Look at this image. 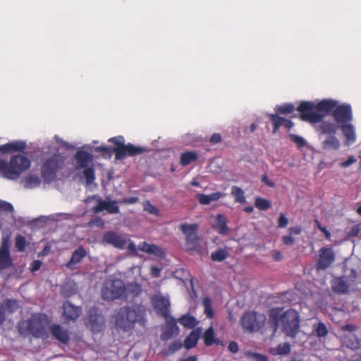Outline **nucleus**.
Masks as SVG:
<instances>
[{
	"mask_svg": "<svg viewBox=\"0 0 361 361\" xmlns=\"http://www.w3.org/2000/svg\"><path fill=\"white\" fill-rule=\"evenodd\" d=\"M151 300L157 314L167 319L170 314V302L169 299L161 294H157L152 297Z\"/></svg>",
	"mask_w": 361,
	"mask_h": 361,
	"instance_id": "ddd939ff",
	"label": "nucleus"
},
{
	"mask_svg": "<svg viewBox=\"0 0 361 361\" xmlns=\"http://www.w3.org/2000/svg\"><path fill=\"white\" fill-rule=\"evenodd\" d=\"M144 210L147 212H148L150 214H154L155 216L159 215V211L158 209L152 205L149 201H147L144 205Z\"/></svg>",
	"mask_w": 361,
	"mask_h": 361,
	"instance_id": "864d4df0",
	"label": "nucleus"
},
{
	"mask_svg": "<svg viewBox=\"0 0 361 361\" xmlns=\"http://www.w3.org/2000/svg\"><path fill=\"white\" fill-rule=\"evenodd\" d=\"M314 331L317 336L319 338L326 337L329 333L326 325L322 322H319L317 325L315 326Z\"/></svg>",
	"mask_w": 361,
	"mask_h": 361,
	"instance_id": "de8ad7c7",
	"label": "nucleus"
},
{
	"mask_svg": "<svg viewBox=\"0 0 361 361\" xmlns=\"http://www.w3.org/2000/svg\"><path fill=\"white\" fill-rule=\"evenodd\" d=\"M198 159V154L193 151H187L183 152L180 157V164L183 166H186L192 162H195Z\"/></svg>",
	"mask_w": 361,
	"mask_h": 361,
	"instance_id": "473e14b6",
	"label": "nucleus"
},
{
	"mask_svg": "<svg viewBox=\"0 0 361 361\" xmlns=\"http://www.w3.org/2000/svg\"><path fill=\"white\" fill-rule=\"evenodd\" d=\"M77 292V287L75 283H66L64 284L61 290V295L62 297L67 298L75 294Z\"/></svg>",
	"mask_w": 361,
	"mask_h": 361,
	"instance_id": "58836bf2",
	"label": "nucleus"
},
{
	"mask_svg": "<svg viewBox=\"0 0 361 361\" xmlns=\"http://www.w3.org/2000/svg\"><path fill=\"white\" fill-rule=\"evenodd\" d=\"M202 305L204 309V313L209 319H212L214 316L212 309V301L209 298H204L202 300Z\"/></svg>",
	"mask_w": 361,
	"mask_h": 361,
	"instance_id": "a18cd8bd",
	"label": "nucleus"
},
{
	"mask_svg": "<svg viewBox=\"0 0 361 361\" xmlns=\"http://www.w3.org/2000/svg\"><path fill=\"white\" fill-rule=\"evenodd\" d=\"M104 243L111 245L113 247L123 250L126 247L128 240L125 235H120L114 231H106L102 236Z\"/></svg>",
	"mask_w": 361,
	"mask_h": 361,
	"instance_id": "f8f14e48",
	"label": "nucleus"
},
{
	"mask_svg": "<svg viewBox=\"0 0 361 361\" xmlns=\"http://www.w3.org/2000/svg\"><path fill=\"white\" fill-rule=\"evenodd\" d=\"M30 166V161L25 156H12L9 162L0 159V173L8 179H16Z\"/></svg>",
	"mask_w": 361,
	"mask_h": 361,
	"instance_id": "20e7f679",
	"label": "nucleus"
},
{
	"mask_svg": "<svg viewBox=\"0 0 361 361\" xmlns=\"http://www.w3.org/2000/svg\"><path fill=\"white\" fill-rule=\"evenodd\" d=\"M26 147V143L22 140H17L0 145V152L2 154L13 152H23Z\"/></svg>",
	"mask_w": 361,
	"mask_h": 361,
	"instance_id": "a878e982",
	"label": "nucleus"
},
{
	"mask_svg": "<svg viewBox=\"0 0 361 361\" xmlns=\"http://www.w3.org/2000/svg\"><path fill=\"white\" fill-rule=\"evenodd\" d=\"M208 195L209 197V200L212 202L216 201V200H219L221 197H222L224 195V194L221 192H216L211 193Z\"/></svg>",
	"mask_w": 361,
	"mask_h": 361,
	"instance_id": "680f3d73",
	"label": "nucleus"
},
{
	"mask_svg": "<svg viewBox=\"0 0 361 361\" xmlns=\"http://www.w3.org/2000/svg\"><path fill=\"white\" fill-rule=\"evenodd\" d=\"M119 202L116 200H103L101 197L97 199V204L92 208L94 214H99L103 211H106L110 214H117L120 213V209L118 205Z\"/></svg>",
	"mask_w": 361,
	"mask_h": 361,
	"instance_id": "9b49d317",
	"label": "nucleus"
},
{
	"mask_svg": "<svg viewBox=\"0 0 361 361\" xmlns=\"http://www.w3.org/2000/svg\"><path fill=\"white\" fill-rule=\"evenodd\" d=\"M229 255V252L224 248H219L211 254V259L213 262H222Z\"/></svg>",
	"mask_w": 361,
	"mask_h": 361,
	"instance_id": "4c0bfd02",
	"label": "nucleus"
},
{
	"mask_svg": "<svg viewBox=\"0 0 361 361\" xmlns=\"http://www.w3.org/2000/svg\"><path fill=\"white\" fill-rule=\"evenodd\" d=\"M161 271V269L158 267L152 266L150 268V274L154 278L160 276Z\"/></svg>",
	"mask_w": 361,
	"mask_h": 361,
	"instance_id": "052dcab7",
	"label": "nucleus"
},
{
	"mask_svg": "<svg viewBox=\"0 0 361 361\" xmlns=\"http://www.w3.org/2000/svg\"><path fill=\"white\" fill-rule=\"evenodd\" d=\"M114 317L116 328L124 332L133 330L136 323L142 326H145L147 323L145 310L137 305L120 307Z\"/></svg>",
	"mask_w": 361,
	"mask_h": 361,
	"instance_id": "f03ea898",
	"label": "nucleus"
},
{
	"mask_svg": "<svg viewBox=\"0 0 361 361\" xmlns=\"http://www.w3.org/2000/svg\"><path fill=\"white\" fill-rule=\"evenodd\" d=\"M334 120L338 123L345 124L353 120L352 108L350 104H337L332 114Z\"/></svg>",
	"mask_w": 361,
	"mask_h": 361,
	"instance_id": "4468645a",
	"label": "nucleus"
},
{
	"mask_svg": "<svg viewBox=\"0 0 361 361\" xmlns=\"http://www.w3.org/2000/svg\"><path fill=\"white\" fill-rule=\"evenodd\" d=\"M85 324L93 333H99L104 330L105 319L101 311L97 307H93L88 312Z\"/></svg>",
	"mask_w": 361,
	"mask_h": 361,
	"instance_id": "1a4fd4ad",
	"label": "nucleus"
},
{
	"mask_svg": "<svg viewBox=\"0 0 361 361\" xmlns=\"http://www.w3.org/2000/svg\"><path fill=\"white\" fill-rule=\"evenodd\" d=\"M139 201V198L137 197H130L127 198H123L122 200L119 202V203L125 204H135Z\"/></svg>",
	"mask_w": 361,
	"mask_h": 361,
	"instance_id": "bf43d9fd",
	"label": "nucleus"
},
{
	"mask_svg": "<svg viewBox=\"0 0 361 361\" xmlns=\"http://www.w3.org/2000/svg\"><path fill=\"white\" fill-rule=\"evenodd\" d=\"M265 317L255 312H246L240 318L243 329L250 332L257 331L264 326Z\"/></svg>",
	"mask_w": 361,
	"mask_h": 361,
	"instance_id": "6e6552de",
	"label": "nucleus"
},
{
	"mask_svg": "<svg viewBox=\"0 0 361 361\" xmlns=\"http://www.w3.org/2000/svg\"><path fill=\"white\" fill-rule=\"evenodd\" d=\"M27 243L25 238L21 235H18L16 237V247L18 250L23 252L25 250Z\"/></svg>",
	"mask_w": 361,
	"mask_h": 361,
	"instance_id": "3c124183",
	"label": "nucleus"
},
{
	"mask_svg": "<svg viewBox=\"0 0 361 361\" xmlns=\"http://www.w3.org/2000/svg\"><path fill=\"white\" fill-rule=\"evenodd\" d=\"M288 137L292 142L297 145L298 148H303L307 145L306 140L299 135L290 133Z\"/></svg>",
	"mask_w": 361,
	"mask_h": 361,
	"instance_id": "09e8293b",
	"label": "nucleus"
},
{
	"mask_svg": "<svg viewBox=\"0 0 361 361\" xmlns=\"http://www.w3.org/2000/svg\"><path fill=\"white\" fill-rule=\"evenodd\" d=\"M231 193L234 197L236 202L241 204L245 202V192L241 188L236 185L233 186Z\"/></svg>",
	"mask_w": 361,
	"mask_h": 361,
	"instance_id": "ea45409f",
	"label": "nucleus"
},
{
	"mask_svg": "<svg viewBox=\"0 0 361 361\" xmlns=\"http://www.w3.org/2000/svg\"><path fill=\"white\" fill-rule=\"evenodd\" d=\"M203 339L204 343L207 346H211L214 343H219V340L215 338L214 330L212 326H210L204 331L203 334Z\"/></svg>",
	"mask_w": 361,
	"mask_h": 361,
	"instance_id": "e433bc0d",
	"label": "nucleus"
},
{
	"mask_svg": "<svg viewBox=\"0 0 361 361\" xmlns=\"http://www.w3.org/2000/svg\"><path fill=\"white\" fill-rule=\"evenodd\" d=\"M183 346V343L180 340H176L172 342L167 348L164 349V355H170L174 354L179 350Z\"/></svg>",
	"mask_w": 361,
	"mask_h": 361,
	"instance_id": "79ce46f5",
	"label": "nucleus"
},
{
	"mask_svg": "<svg viewBox=\"0 0 361 361\" xmlns=\"http://www.w3.org/2000/svg\"><path fill=\"white\" fill-rule=\"evenodd\" d=\"M336 259V253L332 247H322L319 250L318 259L315 264L317 271H324L331 266Z\"/></svg>",
	"mask_w": 361,
	"mask_h": 361,
	"instance_id": "9d476101",
	"label": "nucleus"
},
{
	"mask_svg": "<svg viewBox=\"0 0 361 361\" xmlns=\"http://www.w3.org/2000/svg\"><path fill=\"white\" fill-rule=\"evenodd\" d=\"M201 332V328H197L190 333L184 341V346L186 349L189 350L196 346Z\"/></svg>",
	"mask_w": 361,
	"mask_h": 361,
	"instance_id": "7c9ffc66",
	"label": "nucleus"
},
{
	"mask_svg": "<svg viewBox=\"0 0 361 361\" xmlns=\"http://www.w3.org/2000/svg\"><path fill=\"white\" fill-rule=\"evenodd\" d=\"M221 141V135L219 134V133H214L210 139H209V142L212 144V145H216V144H218Z\"/></svg>",
	"mask_w": 361,
	"mask_h": 361,
	"instance_id": "0e129e2a",
	"label": "nucleus"
},
{
	"mask_svg": "<svg viewBox=\"0 0 361 361\" xmlns=\"http://www.w3.org/2000/svg\"><path fill=\"white\" fill-rule=\"evenodd\" d=\"M179 329L177 326L176 321L174 318H171L166 323L163 328L160 338L163 341H167L179 334Z\"/></svg>",
	"mask_w": 361,
	"mask_h": 361,
	"instance_id": "f3484780",
	"label": "nucleus"
},
{
	"mask_svg": "<svg viewBox=\"0 0 361 361\" xmlns=\"http://www.w3.org/2000/svg\"><path fill=\"white\" fill-rule=\"evenodd\" d=\"M61 164L56 157H52L47 159V182L51 180L61 167Z\"/></svg>",
	"mask_w": 361,
	"mask_h": 361,
	"instance_id": "bb28decb",
	"label": "nucleus"
},
{
	"mask_svg": "<svg viewBox=\"0 0 361 361\" xmlns=\"http://www.w3.org/2000/svg\"><path fill=\"white\" fill-rule=\"evenodd\" d=\"M180 231L185 235V245L188 252H202V245L200 238L198 236L197 231L199 226L197 224H189L187 223L181 224L179 226Z\"/></svg>",
	"mask_w": 361,
	"mask_h": 361,
	"instance_id": "39448f33",
	"label": "nucleus"
},
{
	"mask_svg": "<svg viewBox=\"0 0 361 361\" xmlns=\"http://www.w3.org/2000/svg\"><path fill=\"white\" fill-rule=\"evenodd\" d=\"M40 180L36 176H29L26 178V184L29 188H35L39 185Z\"/></svg>",
	"mask_w": 361,
	"mask_h": 361,
	"instance_id": "603ef678",
	"label": "nucleus"
},
{
	"mask_svg": "<svg viewBox=\"0 0 361 361\" xmlns=\"http://www.w3.org/2000/svg\"><path fill=\"white\" fill-rule=\"evenodd\" d=\"M269 120L273 125V133L276 134L278 133L279 128L282 126L290 129L293 127V123L287 118L281 117L277 114H269Z\"/></svg>",
	"mask_w": 361,
	"mask_h": 361,
	"instance_id": "6ab92c4d",
	"label": "nucleus"
},
{
	"mask_svg": "<svg viewBox=\"0 0 361 361\" xmlns=\"http://www.w3.org/2000/svg\"><path fill=\"white\" fill-rule=\"evenodd\" d=\"M49 329L53 337L61 343L67 344L70 341L69 332L59 324H53Z\"/></svg>",
	"mask_w": 361,
	"mask_h": 361,
	"instance_id": "4be33fe9",
	"label": "nucleus"
},
{
	"mask_svg": "<svg viewBox=\"0 0 361 361\" xmlns=\"http://www.w3.org/2000/svg\"><path fill=\"white\" fill-rule=\"evenodd\" d=\"M0 306L5 312L7 311L9 314L14 313L20 307L18 300L9 298L4 300Z\"/></svg>",
	"mask_w": 361,
	"mask_h": 361,
	"instance_id": "f704fd0d",
	"label": "nucleus"
},
{
	"mask_svg": "<svg viewBox=\"0 0 361 361\" xmlns=\"http://www.w3.org/2000/svg\"><path fill=\"white\" fill-rule=\"evenodd\" d=\"M288 219L285 216V214L283 213L280 214V216H279V220H278V227L279 228H286L288 226Z\"/></svg>",
	"mask_w": 361,
	"mask_h": 361,
	"instance_id": "13d9d810",
	"label": "nucleus"
},
{
	"mask_svg": "<svg viewBox=\"0 0 361 361\" xmlns=\"http://www.w3.org/2000/svg\"><path fill=\"white\" fill-rule=\"evenodd\" d=\"M355 161L356 159L354 157L350 156L348 158L346 161L341 162V166L342 167H348L350 165L354 164Z\"/></svg>",
	"mask_w": 361,
	"mask_h": 361,
	"instance_id": "774afa93",
	"label": "nucleus"
},
{
	"mask_svg": "<svg viewBox=\"0 0 361 361\" xmlns=\"http://www.w3.org/2000/svg\"><path fill=\"white\" fill-rule=\"evenodd\" d=\"M87 256V251L82 246L78 247L72 254L69 261H68L65 267L69 269H76L79 267V264Z\"/></svg>",
	"mask_w": 361,
	"mask_h": 361,
	"instance_id": "a211bd4d",
	"label": "nucleus"
},
{
	"mask_svg": "<svg viewBox=\"0 0 361 361\" xmlns=\"http://www.w3.org/2000/svg\"><path fill=\"white\" fill-rule=\"evenodd\" d=\"M255 205L259 210L265 211L271 207V202L267 199L257 197L255 201Z\"/></svg>",
	"mask_w": 361,
	"mask_h": 361,
	"instance_id": "37998d69",
	"label": "nucleus"
},
{
	"mask_svg": "<svg viewBox=\"0 0 361 361\" xmlns=\"http://www.w3.org/2000/svg\"><path fill=\"white\" fill-rule=\"evenodd\" d=\"M13 211V207L11 203L0 200V212H10Z\"/></svg>",
	"mask_w": 361,
	"mask_h": 361,
	"instance_id": "6e6d98bb",
	"label": "nucleus"
},
{
	"mask_svg": "<svg viewBox=\"0 0 361 361\" xmlns=\"http://www.w3.org/2000/svg\"><path fill=\"white\" fill-rule=\"evenodd\" d=\"M63 315L66 320H76L82 313L80 307L75 306L69 301L63 303Z\"/></svg>",
	"mask_w": 361,
	"mask_h": 361,
	"instance_id": "aec40b11",
	"label": "nucleus"
},
{
	"mask_svg": "<svg viewBox=\"0 0 361 361\" xmlns=\"http://www.w3.org/2000/svg\"><path fill=\"white\" fill-rule=\"evenodd\" d=\"M228 350L232 353H236L238 351V344L235 341H231L228 346Z\"/></svg>",
	"mask_w": 361,
	"mask_h": 361,
	"instance_id": "69168bd1",
	"label": "nucleus"
},
{
	"mask_svg": "<svg viewBox=\"0 0 361 361\" xmlns=\"http://www.w3.org/2000/svg\"><path fill=\"white\" fill-rule=\"evenodd\" d=\"M95 151L98 152H101L102 155H111V153H113V149L111 147L106 146V145H102L97 147L95 148Z\"/></svg>",
	"mask_w": 361,
	"mask_h": 361,
	"instance_id": "5fc2aeb1",
	"label": "nucleus"
},
{
	"mask_svg": "<svg viewBox=\"0 0 361 361\" xmlns=\"http://www.w3.org/2000/svg\"><path fill=\"white\" fill-rule=\"evenodd\" d=\"M196 198L199 201V202L202 205H208L211 203L209 200V197L208 195L205 194H197L196 195Z\"/></svg>",
	"mask_w": 361,
	"mask_h": 361,
	"instance_id": "4d7b16f0",
	"label": "nucleus"
},
{
	"mask_svg": "<svg viewBox=\"0 0 361 361\" xmlns=\"http://www.w3.org/2000/svg\"><path fill=\"white\" fill-rule=\"evenodd\" d=\"M138 249L143 252L154 255L159 259H164L166 257L165 250L162 247L155 244H149L145 241L139 243Z\"/></svg>",
	"mask_w": 361,
	"mask_h": 361,
	"instance_id": "dca6fc26",
	"label": "nucleus"
},
{
	"mask_svg": "<svg viewBox=\"0 0 361 361\" xmlns=\"http://www.w3.org/2000/svg\"><path fill=\"white\" fill-rule=\"evenodd\" d=\"M291 350L290 344L288 342L279 344L276 347V351L279 355H285L290 353Z\"/></svg>",
	"mask_w": 361,
	"mask_h": 361,
	"instance_id": "8fccbe9b",
	"label": "nucleus"
},
{
	"mask_svg": "<svg viewBox=\"0 0 361 361\" xmlns=\"http://www.w3.org/2000/svg\"><path fill=\"white\" fill-rule=\"evenodd\" d=\"M295 109L293 104H285L279 106L276 109V111L282 114H288L293 113Z\"/></svg>",
	"mask_w": 361,
	"mask_h": 361,
	"instance_id": "49530a36",
	"label": "nucleus"
},
{
	"mask_svg": "<svg viewBox=\"0 0 361 361\" xmlns=\"http://www.w3.org/2000/svg\"><path fill=\"white\" fill-rule=\"evenodd\" d=\"M341 130L345 137V144L350 145L355 142L356 136L354 127L350 123L343 124L341 126Z\"/></svg>",
	"mask_w": 361,
	"mask_h": 361,
	"instance_id": "c756f323",
	"label": "nucleus"
},
{
	"mask_svg": "<svg viewBox=\"0 0 361 361\" xmlns=\"http://www.w3.org/2000/svg\"><path fill=\"white\" fill-rule=\"evenodd\" d=\"M297 110L300 112V118L303 121L317 123L324 118L323 114L317 112L316 104L312 102H302Z\"/></svg>",
	"mask_w": 361,
	"mask_h": 361,
	"instance_id": "0eeeda50",
	"label": "nucleus"
},
{
	"mask_svg": "<svg viewBox=\"0 0 361 361\" xmlns=\"http://www.w3.org/2000/svg\"><path fill=\"white\" fill-rule=\"evenodd\" d=\"M178 321L184 328L188 329H194L198 324L196 318L188 313L182 315Z\"/></svg>",
	"mask_w": 361,
	"mask_h": 361,
	"instance_id": "2f4dec72",
	"label": "nucleus"
},
{
	"mask_svg": "<svg viewBox=\"0 0 361 361\" xmlns=\"http://www.w3.org/2000/svg\"><path fill=\"white\" fill-rule=\"evenodd\" d=\"M350 286L344 276L337 277L331 281V289L336 294L348 293Z\"/></svg>",
	"mask_w": 361,
	"mask_h": 361,
	"instance_id": "5701e85b",
	"label": "nucleus"
},
{
	"mask_svg": "<svg viewBox=\"0 0 361 361\" xmlns=\"http://www.w3.org/2000/svg\"><path fill=\"white\" fill-rule=\"evenodd\" d=\"M109 142H112L115 145V147L112 148L114 153L115 154V158L117 159L118 149L125 146L124 137L121 135L116 136L109 139Z\"/></svg>",
	"mask_w": 361,
	"mask_h": 361,
	"instance_id": "a19ab883",
	"label": "nucleus"
},
{
	"mask_svg": "<svg viewBox=\"0 0 361 361\" xmlns=\"http://www.w3.org/2000/svg\"><path fill=\"white\" fill-rule=\"evenodd\" d=\"M145 151L146 149L142 147L128 143L118 149L117 160L122 159L126 157H133L141 154Z\"/></svg>",
	"mask_w": 361,
	"mask_h": 361,
	"instance_id": "2eb2a0df",
	"label": "nucleus"
},
{
	"mask_svg": "<svg viewBox=\"0 0 361 361\" xmlns=\"http://www.w3.org/2000/svg\"><path fill=\"white\" fill-rule=\"evenodd\" d=\"M360 231V228H359V226H355L348 232V236L355 237L359 234Z\"/></svg>",
	"mask_w": 361,
	"mask_h": 361,
	"instance_id": "338daca9",
	"label": "nucleus"
},
{
	"mask_svg": "<svg viewBox=\"0 0 361 361\" xmlns=\"http://www.w3.org/2000/svg\"><path fill=\"white\" fill-rule=\"evenodd\" d=\"M316 128L320 134L333 135L338 131V126L333 122L322 120Z\"/></svg>",
	"mask_w": 361,
	"mask_h": 361,
	"instance_id": "cd10ccee",
	"label": "nucleus"
},
{
	"mask_svg": "<svg viewBox=\"0 0 361 361\" xmlns=\"http://www.w3.org/2000/svg\"><path fill=\"white\" fill-rule=\"evenodd\" d=\"M338 102L334 99H323L316 104L317 112H324L325 114L333 113L336 109Z\"/></svg>",
	"mask_w": 361,
	"mask_h": 361,
	"instance_id": "c85d7f7f",
	"label": "nucleus"
},
{
	"mask_svg": "<svg viewBox=\"0 0 361 361\" xmlns=\"http://www.w3.org/2000/svg\"><path fill=\"white\" fill-rule=\"evenodd\" d=\"M141 292V287L136 283L126 285L123 280L114 276L106 279L103 283L101 295L103 300L114 301L117 299L128 298L130 294L133 297L138 295Z\"/></svg>",
	"mask_w": 361,
	"mask_h": 361,
	"instance_id": "f257e3e1",
	"label": "nucleus"
},
{
	"mask_svg": "<svg viewBox=\"0 0 361 361\" xmlns=\"http://www.w3.org/2000/svg\"><path fill=\"white\" fill-rule=\"evenodd\" d=\"M74 159L76 161V170L87 168L90 163L93 160V156L84 150H78L74 155Z\"/></svg>",
	"mask_w": 361,
	"mask_h": 361,
	"instance_id": "412c9836",
	"label": "nucleus"
},
{
	"mask_svg": "<svg viewBox=\"0 0 361 361\" xmlns=\"http://www.w3.org/2000/svg\"><path fill=\"white\" fill-rule=\"evenodd\" d=\"M19 334L27 337L32 336L41 338L45 335V316L42 314H33L27 319H21L18 323Z\"/></svg>",
	"mask_w": 361,
	"mask_h": 361,
	"instance_id": "7ed1b4c3",
	"label": "nucleus"
},
{
	"mask_svg": "<svg viewBox=\"0 0 361 361\" xmlns=\"http://www.w3.org/2000/svg\"><path fill=\"white\" fill-rule=\"evenodd\" d=\"M322 147L325 150H337L340 147L339 140L333 135H329L322 143Z\"/></svg>",
	"mask_w": 361,
	"mask_h": 361,
	"instance_id": "c9c22d12",
	"label": "nucleus"
},
{
	"mask_svg": "<svg viewBox=\"0 0 361 361\" xmlns=\"http://www.w3.org/2000/svg\"><path fill=\"white\" fill-rule=\"evenodd\" d=\"M12 265L8 245L3 243L0 248V270L9 268Z\"/></svg>",
	"mask_w": 361,
	"mask_h": 361,
	"instance_id": "b1692460",
	"label": "nucleus"
},
{
	"mask_svg": "<svg viewBox=\"0 0 361 361\" xmlns=\"http://www.w3.org/2000/svg\"><path fill=\"white\" fill-rule=\"evenodd\" d=\"M315 222L317 223L318 228L324 234L325 237L326 238H330L331 237V233L329 230L324 226H322L319 221L316 220Z\"/></svg>",
	"mask_w": 361,
	"mask_h": 361,
	"instance_id": "e2e57ef3",
	"label": "nucleus"
},
{
	"mask_svg": "<svg viewBox=\"0 0 361 361\" xmlns=\"http://www.w3.org/2000/svg\"><path fill=\"white\" fill-rule=\"evenodd\" d=\"M283 331L286 336L295 338L300 329V319L298 312L289 309L283 312L280 317Z\"/></svg>",
	"mask_w": 361,
	"mask_h": 361,
	"instance_id": "423d86ee",
	"label": "nucleus"
},
{
	"mask_svg": "<svg viewBox=\"0 0 361 361\" xmlns=\"http://www.w3.org/2000/svg\"><path fill=\"white\" fill-rule=\"evenodd\" d=\"M82 174L85 178L87 185L92 184L95 180V172L92 167L85 168L84 171H82Z\"/></svg>",
	"mask_w": 361,
	"mask_h": 361,
	"instance_id": "c03bdc74",
	"label": "nucleus"
},
{
	"mask_svg": "<svg viewBox=\"0 0 361 361\" xmlns=\"http://www.w3.org/2000/svg\"><path fill=\"white\" fill-rule=\"evenodd\" d=\"M343 345L352 350H356L361 348V340L356 336H345L343 338Z\"/></svg>",
	"mask_w": 361,
	"mask_h": 361,
	"instance_id": "72a5a7b5",
	"label": "nucleus"
},
{
	"mask_svg": "<svg viewBox=\"0 0 361 361\" xmlns=\"http://www.w3.org/2000/svg\"><path fill=\"white\" fill-rule=\"evenodd\" d=\"M227 224L226 217L224 214H217L212 227L219 234L225 235L228 234L230 230Z\"/></svg>",
	"mask_w": 361,
	"mask_h": 361,
	"instance_id": "393cba45",
	"label": "nucleus"
}]
</instances>
